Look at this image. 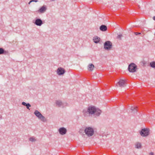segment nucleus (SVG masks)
I'll return each mask as SVG.
<instances>
[{
  "mask_svg": "<svg viewBox=\"0 0 155 155\" xmlns=\"http://www.w3.org/2000/svg\"><path fill=\"white\" fill-rule=\"evenodd\" d=\"M101 112V110L98 108H96L94 106L89 107L87 109H84L82 113L84 116H89L91 114H94L97 116H99Z\"/></svg>",
  "mask_w": 155,
  "mask_h": 155,
  "instance_id": "nucleus-1",
  "label": "nucleus"
},
{
  "mask_svg": "<svg viewBox=\"0 0 155 155\" xmlns=\"http://www.w3.org/2000/svg\"><path fill=\"white\" fill-rule=\"evenodd\" d=\"M84 132L88 137L92 136L94 133L93 129L91 127H87L84 130Z\"/></svg>",
  "mask_w": 155,
  "mask_h": 155,
  "instance_id": "nucleus-2",
  "label": "nucleus"
},
{
  "mask_svg": "<svg viewBox=\"0 0 155 155\" xmlns=\"http://www.w3.org/2000/svg\"><path fill=\"white\" fill-rule=\"evenodd\" d=\"M34 114L41 121L44 122L46 121V120L45 117L38 110H35Z\"/></svg>",
  "mask_w": 155,
  "mask_h": 155,
  "instance_id": "nucleus-3",
  "label": "nucleus"
},
{
  "mask_svg": "<svg viewBox=\"0 0 155 155\" xmlns=\"http://www.w3.org/2000/svg\"><path fill=\"white\" fill-rule=\"evenodd\" d=\"M149 134V129L148 128H143L140 132V135L142 137H147Z\"/></svg>",
  "mask_w": 155,
  "mask_h": 155,
  "instance_id": "nucleus-4",
  "label": "nucleus"
},
{
  "mask_svg": "<svg viewBox=\"0 0 155 155\" xmlns=\"http://www.w3.org/2000/svg\"><path fill=\"white\" fill-rule=\"evenodd\" d=\"M112 47V43L110 41H106L104 43V48L106 50H109Z\"/></svg>",
  "mask_w": 155,
  "mask_h": 155,
  "instance_id": "nucleus-5",
  "label": "nucleus"
},
{
  "mask_svg": "<svg viewBox=\"0 0 155 155\" xmlns=\"http://www.w3.org/2000/svg\"><path fill=\"white\" fill-rule=\"evenodd\" d=\"M128 69L130 72H134L137 69V66L134 63H132L129 65Z\"/></svg>",
  "mask_w": 155,
  "mask_h": 155,
  "instance_id": "nucleus-6",
  "label": "nucleus"
},
{
  "mask_svg": "<svg viewBox=\"0 0 155 155\" xmlns=\"http://www.w3.org/2000/svg\"><path fill=\"white\" fill-rule=\"evenodd\" d=\"M65 72V70L61 67L58 68L57 70V74L59 75L63 74Z\"/></svg>",
  "mask_w": 155,
  "mask_h": 155,
  "instance_id": "nucleus-7",
  "label": "nucleus"
},
{
  "mask_svg": "<svg viewBox=\"0 0 155 155\" xmlns=\"http://www.w3.org/2000/svg\"><path fill=\"white\" fill-rule=\"evenodd\" d=\"M118 85L120 87H124L126 85L125 81L121 79L117 83L116 85L117 86Z\"/></svg>",
  "mask_w": 155,
  "mask_h": 155,
  "instance_id": "nucleus-8",
  "label": "nucleus"
},
{
  "mask_svg": "<svg viewBox=\"0 0 155 155\" xmlns=\"http://www.w3.org/2000/svg\"><path fill=\"white\" fill-rule=\"evenodd\" d=\"M59 133L61 135H64L66 134L67 132V130L64 127H61L58 130Z\"/></svg>",
  "mask_w": 155,
  "mask_h": 155,
  "instance_id": "nucleus-9",
  "label": "nucleus"
},
{
  "mask_svg": "<svg viewBox=\"0 0 155 155\" xmlns=\"http://www.w3.org/2000/svg\"><path fill=\"white\" fill-rule=\"evenodd\" d=\"M34 23L37 25L41 26L43 22L41 19L39 18H37L35 20Z\"/></svg>",
  "mask_w": 155,
  "mask_h": 155,
  "instance_id": "nucleus-10",
  "label": "nucleus"
},
{
  "mask_svg": "<svg viewBox=\"0 0 155 155\" xmlns=\"http://www.w3.org/2000/svg\"><path fill=\"white\" fill-rule=\"evenodd\" d=\"M9 53L8 51H5L4 49L2 48H0V54H8Z\"/></svg>",
  "mask_w": 155,
  "mask_h": 155,
  "instance_id": "nucleus-11",
  "label": "nucleus"
},
{
  "mask_svg": "<svg viewBox=\"0 0 155 155\" xmlns=\"http://www.w3.org/2000/svg\"><path fill=\"white\" fill-rule=\"evenodd\" d=\"M46 10V6L45 5H43L38 11V12L41 13H43Z\"/></svg>",
  "mask_w": 155,
  "mask_h": 155,
  "instance_id": "nucleus-12",
  "label": "nucleus"
},
{
  "mask_svg": "<svg viewBox=\"0 0 155 155\" xmlns=\"http://www.w3.org/2000/svg\"><path fill=\"white\" fill-rule=\"evenodd\" d=\"M100 29L102 31H105L107 30V27L104 25H102L100 26Z\"/></svg>",
  "mask_w": 155,
  "mask_h": 155,
  "instance_id": "nucleus-13",
  "label": "nucleus"
},
{
  "mask_svg": "<svg viewBox=\"0 0 155 155\" xmlns=\"http://www.w3.org/2000/svg\"><path fill=\"white\" fill-rule=\"evenodd\" d=\"M57 105L59 107L62 106L63 105V104L62 102L60 100H57L56 101V102Z\"/></svg>",
  "mask_w": 155,
  "mask_h": 155,
  "instance_id": "nucleus-14",
  "label": "nucleus"
},
{
  "mask_svg": "<svg viewBox=\"0 0 155 155\" xmlns=\"http://www.w3.org/2000/svg\"><path fill=\"white\" fill-rule=\"evenodd\" d=\"M93 40L95 43H98L100 41V38L97 36H95L94 37Z\"/></svg>",
  "mask_w": 155,
  "mask_h": 155,
  "instance_id": "nucleus-15",
  "label": "nucleus"
},
{
  "mask_svg": "<svg viewBox=\"0 0 155 155\" xmlns=\"http://www.w3.org/2000/svg\"><path fill=\"white\" fill-rule=\"evenodd\" d=\"M94 65L92 64H91L88 66V70L90 71H92L94 68Z\"/></svg>",
  "mask_w": 155,
  "mask_h": 155,
  "instance_id": "nucleus-16",
  "label": "nucleus"
},
{
  "mask_svg": "<svg viewBox=\"0 0 155 155\" xmlns=\"http://www.w3.org/2000/svg\"><path fill=\"white\" fill-rule=\"evenodd\" d=\"M135 146L137 148H140L141 147V143L140 142H137L135 144Z\"/></svg>",
  "mask_w": 155,
  "mask_h": 155,
  "instance_id": "nucleus-17",
  "label": "nucleus"
},
{
  "mask_svg": "<svg viewBox=\"0 0 155 155\" xmlns=\"http://www.w3.org/2000/svg\"><path fill=\"white\" fill-rule=\"evenodd\" d=\"M137 107H132L130 109L132 111H134V112H136L137 111Z\"/></svg>",
  "mask_w": 155,
  "mask_h": 155,
  "instance_id": "nucleus-18",
  "label": "nucleus"
},
{
  "mask_svg": "<svg viewBox=\"0 0 155 155\" xmlns=\"http://www.w3.org/2000/svg\"><path fill=\"white\" fill-rule=\"evenodd\" d=\"M29 140L31 142H35L36 141V139L35 137L33 136L29 138Z\"/></svg>",
  "mask_w": 155,
  "mask_h": 155,
  "instance_id": "nucleus-19",
  "label": "nucleus"
},
{
  "mask_svg": "<svg viewBox=\"0 0 155 155\" xmlns=\"http://www.w3.org/2000/svg\"><path fill=\"white\" fill-rule=\"evenodd\" d=\"M150 66L152 68H155V61H153L150 64Z\"/></svg>",
  "mask_w": 155,
  "mask_h": 155,
  "instance_id": "nucleus-20",
  "label": "nucleus"
},
{
  "mask_svg": "<svg viewBox=\"0 0 155 155\" xmlns=\"http://www.w3.org/2000/svg\"><path fill=\"white\" fill-rule=\"evenodd\" d=\"M26 106V107L28 109L30 110L29 107L31 106V105L29 103H27Z\"/></svg>",
  "mask_w": 155,
  "mask_h": 155,
  "instance_id": "nucleus-21",
  "label": "nucleus"
},
{
  "mask_svg": "<svg viewBox=\"0 0 155 155\" xmlns=\"http://www.w3.org/2000/svg\"><path fill=\"white\" fill-rule=\"evenodd\" d=\"M38 1V0H31L28 3V4H30V3L31 2H37Z\"/></svg>",
  "mask_w": 155,
  "mask_h": 155,
  "instance_id": "nucleus-22",
  "label": "nucleus"
},
{
  "mask_svg": "<svg viewBox=\"0 0 155 155\" xmlns=\"http://www.w3.org/2000/svg\"><path fill=\"white\" fill-rule=\"evenodd\" d=\"M122 36V35H118L117 38H118L121 39V38Z\"/></svg>",
  "mask_w": 155,
  "mask_h": 155,
  "instance_id": "nucleus-23",
  "label": "nucleus"
},
{
  "mask_svg": "<svg viewBox=\"0 0 155 155\" xmlns=\"http://www.w3.org/2000/svg\"><path fill=\"white\" fill-rule=\"evenodd\" d=\"M21 104H22V105H23L24 106H26L27 104L26 103H25L24 102H22Z\"/></svg>",
  "mask_w": 155,
  "mask_h": 155,
  "instance_id": "nucleus-24",
  "label": "nucleus"
},
{
  "mask_svg": "<svg viewBox=\"0 0 155 155\" xmlns=\"http://www.w3.org/2000/svg\"><path fill=\"white\" fill-rule=\"evenodd\" d=\"M134 34L136 35H140L141 34V33L140 32H134Z\"/></svg>",
  "mask_w": 155,
  "mask_h": 155,
  "instance_id": "nucleus-25",
  "label": "nucleus"
},
{
  "mask_svg": "<svg viewBox=\"0 0 155 155\" xmlns=\"http://www.w3.org/2000/svg\"><path fill=\"white\" fill-rule=\"evenodd\" d=\"M150 155H153V153L152 152H151L150 153Z\"/></svg>",
  "mask_w": 155,
  "mask_h": 155,
  "instance_id": "nucleus-26",
  "label": "nucleus"
},
{
  "mask_svg": "<svg viewBox=\"0 0 155 155\" xmlns=\"http://www.w3.org/2000/svg\"><path fill=\"white\" fill-rule=\"evenodd\" d=\"M153 19L155 21V16H153Z\"/></svg>",
  "mask_w": 155,
  "mask_h": 155,
  "instance_id": "nucleus-27",
  "label": "nucleus"
}]
</instances>
